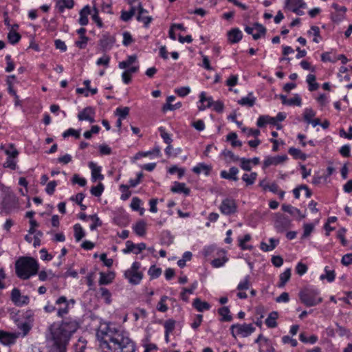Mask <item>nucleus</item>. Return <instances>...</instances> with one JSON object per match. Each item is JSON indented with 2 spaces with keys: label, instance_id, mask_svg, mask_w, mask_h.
Masks as SVG:
<instances>
[{
  "label": "nucleus",
  "instance_id": "obj_9",
  "mask_svg": "<svg viewBox=\"0 0 352 352\" xmlns=\"http://www.w3.org/2000/svg\"><path fill=\"white\" fill-rule=\"evenodd\" d=\"M3 208L8 212L18 206V200L16 195L12 192H7L2 201Z\"/></svg>",
  "mask_w": 352,
  "mask_h": 352
},
{
  "label": "nucleus",
  "instance_id": "obj_11",
  "mask_svg": "<svg viewBox=\"0 0 352 352\" xmlns=\"http://www.w3.org/2000/svg\"><path fill=\"white\" fill-rule=\"evenodd\" d=\"M245 31L248 34H252L254 40H257L265 34L266 29L262 25L255 23L252 27H245Z\"/></svg>",
  "mask_w": 352,
  "mask_h": 352
},
{
  "label": "nucleus",
  "instance_id": "obj_37",
  "mask_svg": "<svg viewBox=\"0 0 352 352\" xmlns=\"http://www.w3.org/2000/svg\"><path fill=\"white\" fill-rule=\"evenodd\" d=\"M278 318V314L276 311L270 314L268 317L265 320L266 325L270 328H274L277 326L276 319Z\"/></svg>",
  "mask_w": 352,
  "mask_h": 352
},
{
  "label": "nucleus",
  "instance_id": "obj_53",
  "mask_svg": "<svg viewBox=\"0 0 352 352\" xmlns=\"http://www.w3.org/2000/svg\"><path fill=\"white\" fill-rule=\"evenodd\" d=\"M104 189V185L102 183H99L97 186L91 187V193L96 197H100Z\"/></svg>",
  "mask_w": 352,
  "mask_h": 352
},
{
  "label": "nucleus",
  "instance_id": "obj_49",
  "mask_svg": "<svg viewBox=\"0 0 352 352\" xmlns=\"http://www.w3.org/2000/svg\"><path fill=\"white\" fill-rule=\"evenodd\" d=\"M227 140L231 142L232 146H241L242 143L237 140V135L236 133H230L227 135Z\"/></svg>",
  "mask_w": 352,
  "mask_h": 352
},
{
  "label": "nucleus",
  "instance_id": "obj_18",
  "mask_svg": "<svg viewBox=\"0 0 352 352\" xmlns=\"http://www.w3.org/2000/svg\"><path fill=\"white\" fill-rule=\"evenodd\" d=\"M148 11L145 10L141 4L138 6V14L137 16V20L138 21L142 22L145 26H147L151 21H152V17L150 16H147L146 14Z\"/></svg>",
  "mask_w": 352,
  "mask_h": 352
},
{
  "label": "nucleus",
  "instance_id": "obj_42",
  "mask_svg": "<svg viewBox=\"0 0 352 352\" xmlns=\"http://www.w3.org/2000/svg\"><path fill=\"white\" fill-rule=\"evenodd\" d=\"M142 201L138 197H133L131 202V207L135 211H140L141 215L144 214V208H141Z\"/></svg>",
  "mask_w": 352,
  "mask_h": 352
},
{
  "label": "nucleus",
  "instance_id": "obj_29",
  "mask_svg": "<svg viewBox=\"0 0 352 352\" xmlns=\"http://www.w3.org/2000/svg\"><path fill=\"white\" fill-rule=\"evenodd\" d=\"M255 101L256 98L254 96L252 93H250L247 96L241 98L238 101V103L242 106L251 107L254 105Z\"/></svg>",
  "mask_w": 352,
  "mask_h": 352
},
{
  "label": "nucleus",
  "instance_id": "obj_2",
  "mask_svg": "<svg viewBox=\"0 0 352 352\" xmlns=\"http://www.w3.org/2000/svg\"><path fill=\"white\" fill-rule=\"evenodd\" d=\"M74 320L66 319L60 324L54 323L50 327V342H52L48 352H65L72 335L78 329Z\"/></svg>",
  "mask_w": 352,
  "mask_h": 352
},
{
  "label": "nucleus",
  "instance_id": "obj_24",
  "mask_svg": "<svg viewBox=\"0 0 352 352\" xmlns=\"http://www.w3.org/2000/svg\"><path fill=\"white\" fill-rule=\"evenodd\" d=\"M238 173L239 169L236 167L233 166L229 169L228 172L226 170H222L220 173V175L223 179L237 181L239 179L238 177L236 176Z\"/></svg>",
  "mask_w": 352,
  "mask_h": 352
},
{
  "label": "nucleus",
  "instance_id": "obj_63",
  "mask_svg": "<svg viewBox=\"0 0 352 352\" xmlns=\"http://www.w3.org/2000/svg\"><path fill=\"white\" fill-rule=\"evenodd\" d=\"M3 166L6 168H9L12 170H14L16 166V162L15 158L8 157L6 161L3 164Z\"/></svg>",
  "mask_w": 352,
  "mask_h": 352
},
{
  "label": "nucleus",
  "instance_id": "obj_50",
  "mask_svg": "<svg viewBox=\"0 0 352 352\" xmlns=\"http://www.w3.org/2000/svg\"><path fill=\"white\" fill-rule=\"evenodd\" d=\"M159 131L160 133V136L163 139L164 142L167 144H171L173 140L170 134L166 131L165 129L162 126H160L159 128Z\"/></svg>",
  "mask_w": 352,
  "mask_h": 352
},
{
  "label": "nucleus",
  "instance_id": "obj_26",
  "mask_svg": "<svg viewBox=\"0 0 352 352\" xmlns=\"http://www.w3.org/2000/svg\"><path fill=\"white\" fill-rule=\"evenodd\" d=\"M175 100V97L174 96H170L167 98V102L163 106V111H173L177 109H179L182 107V103L180 102H177L175 104H172L171 102Z\"/></svg>",
  "mask_w": 352,
  "mask_h": 352
},
{
  "label": "nucleus",
  "instance_id": "obj_45",
  "mask_svg": "<svg viewBox=\"0 0 352 352\" xmlns=\"http://www.w3.org/2000/svg\"><path fill=\"white\" fill-rule=\"evenodd\" d=\"M256 177L257 173L253 172L250 174H243L242 179L247 184V185H252L255 182Z\"/></svg>",
  "mask_w": 352,
  "mask_h": 352
},
{
  "label": "nucleus",
  "instance_id": "obj_32",
  "mask_svg": "<svg viewBox=\"0 0 352 352\" xmlns=\"http://www.w3.org/2000/svg\"><path fill=\"white\" fill-rule=\"evenodd\" d=\"M192 305L198 311L200 312L209 310L210 309V305L209 303L205 301H201L198 298L194 300Z\"/></svg>",
  "mask_w": 352,
  "mask_h": 352
},
{
  "label": "nucleus",
  "instance_id": "obj_38",
  "mask_svg": "<svg viewBox=\"0 0 352 352\" xmlns=\"http://www.w3.org/2000/svg\"><path fill=\"white\" fill-rule=\"evenodd\" d=\"M259 352H275V349L270 340H265V341L260 344Z\"/></svg>",
  "mask_w": 352,
  "mask_h": 352
},
{
  "label": "nucleus",
  "instance_id": "obj_64",
  "mask_svg": "<svg viewBox=\"0 0 352 352\" xmlns=\"http://www.w3.org/2000/svg\"><path fill=\"white\" fill-rule=\"evenodd\" d=\"M143 346L144 348V352H156L158 349L157 345L154 343H144Z\"/></svg>",
  "mask_w": 352,
  "mask_h": 352
},
{
  "label": "nucleus",
  "instance_id": "obj_56",
  "mask_svg": "<svg viewBox=\"0 0 352 352\" xmlns=\"http://www.w3.org/2000/svg\"><path fill=\"white\" fill-rule=\"evenodd\" d=\"M250 276H246L243 280H241L238 286L237 289L241 290H247L250 288Z\"/></svg>",
  "mask_w": 352,
  "mask_h": 352
},
{
  "label": "nucleus",
  "instance_id": "obj_55",
  "mask_svg": "<svg viewBox=\"0 0 352 352\" xmlns=\"http://www.w3.org/2000/svg\"><path fill=\"white\" fill-rule=\"evenodd\" d=\"M148 273L151 278H156L160 276L162 270L160 267H157L155 265H152L149 268Z\"/></svg>",
  "mask_w": 352,
  "mask_h": 352
},
{
  "label": "nucleus",
  "instance_id": "obj_54",
  "mask_svg": "<svg viewBox=\"0 0 352 352\" xmlns=\"http://www.w3.org/2000/svg\"><path fill=\"white\" fill-rule=\"evenodd\" d=\"M301 189H304L307 190V197H310L311 195V192L306 185H301L298 188L294 189L293 192L295 198L298 199L300 197V190Z\"/></svg>",
  "mask_w": 352,
  "mask_h": 352
},
{
  "label": "nucleus",
  "instance_id": "obj_61",
  "mask_svg": "<svg viewBox=\"0 0 352 352\" xmlns=\"http://www.w3.org/2000/svg\"><path fill=\"white\" fill-rule=\"evenodd\" d=\"M175 322L173 320H168L164 324L165 332L170 333L175 329Z\"/></svg>",
  "mask_w": 352,
  "mask_h": 352
},
{
  "label": "nucleus",
  "instance_id": "obj_62",
  "mask_svg": "<svg viewBox=\"0 0 352 352\" xmlns=\"http://www.w3.org/2000/svg\"><path fill=\"white\" fill-rule=\"evenodd\" d=\"M129 113V107H123V108H117L116 110V114L118 115L120 118L124 119L125 118Z\"/></svg>",
  "mask_w": 352,
  "mask_h": 352
},
{
  "label": "nucleus",
  "instance_id": "obj_20",
  "mask_svg": "<svg viewBox=\"0 0 352 352\" xmlns=\"http://www.w3.org/2000/svg\"><path fill=\"white\" fill-rule=\"evenodd\" d=\"M199 102L201 104L198 106V108L200 111H204L206 108L211 107L213 100L212 97L206 96L205 92H201L199 96Z\"/></svg>",
  "mask_w": 352,
  "mask_h": 352
},
{
  "label": "nucleus",
  "instance_id": "obj_28",
  "mask_svg": "<svg viewBox=\"0 0 352 352\" xmlns=\"http://www.w3.org/2000/svg\"><path fill=\"white\" fill-rule=\"evenodd\" d=\"M146 222L140 220L133 226V230L137 235L142 236L146 234Z\"/></svg>",
  "mask_w": 352,
  "mask_h": 352
},
{
  "label": "nucleus",
  "instance_id": "obj_8",
  "mask_svg": "<svg viewBox=\"0 0 352 352\" xmlns=\"http://www.w3.org/2000/svg\"><path fill=\"white\" fill-rule=\"evenodd\" d=\"M305 8L306 3L303 0H286L285 8L296 13L297 15H303L304 12L301 9Z\"/></svg>",
  "mask_w": 352,
  "mask_h": 352
},
{
  "label": "nucleus",
  "instance_id": "obj_15",
  "mask_svg": "<svg viewBox=\"0 0 352 352\" xmlns=\"http://www.w3.org/2000/svg\"><path fill=\"white\" fill-rule=\"evenodd\" d=\"M18 338H19V334L0 331V342L4 345L14 344Z\"/></svg>",
  "mask_w": 352,
  "mask_h": 352
},
{
  "label": "nucleus",
  "instance_id": "obj_41",
  "mask_svg": "<svg viewBox=\"0 0 352 352\" xmlns=\"http://www.w3.org/2000/svg\"><path fill=\"white\" fill-rule=\"evenodd\" d=\"M219 315L221 316V320L225 322H230L232 318L230 314V309L228 307H223L218 311Z\"/></svg>",
  "mask_w": 352,
  "mask_h": 352
},
{
  "label": "nucleus",
  "instance_id": "obj_60",
  "mask_svg": "<svg viewBox=\"0 0 352 352\" xmlns=\"http://www.w3.org/2000/svg\"><path fill=\"white\" fill-rule=\"evenodd\" d=\"M228 260V259L226 256H223L222 258H218L212 260L211 264L214 267H222Z\"/></svg>",
  "mask_w": 352,
  "mask_h": 352
},
{
  "label": "nucleus",
  "instance_id": "obj_1",
  "mask_svg": "<svg viewBox=\"0 0 352 352\" xmlns=\"http://www.w3.org/2000/svg\"><path fill=\"white\" fill-rule=\"evenodd\" d=\"M106 331L99 330L97 337L100 340V347L103 352H135V342L129 338L128 333L106 327Z\"/></svg>",
  "mask_w": 352,
  "mask_h": 352
},
{
  "label": "nucleus",
  "instance_id": "obj_19",
  "mask_svg": "<svg viewBox=\"0 0 352 352\" xmlns=\"http://www.w3.org/2000/svg\"><path fill=\"white\" fill-rule=\"evenodd\" d=\"M282 210L285 212H288L292 216L300 219H303L305 217V215L302 214L300 210L289 204H283Z\"/></svg>",
  "mask_w": 352,
  "mask_h": 352
},
{
  "label": "nucleus",
  "instance_id": "obj_7",
  "mask_svg": "<svg viewBox=\"0 0 352 352\" xmlns=\"http://www.w3.org/2000/svg\"><path fill=\"white\" fill-rule=\"evenodd\" d=\"M219 210L223 214L230 215L234 214L237 210L236 201L232 198H226L222 200Z\"/></svg>",
  "mask_w": 352,
  "mask_h": 352
},
{
  "label": "nucleus",
  "instance_id": "obj_46",
  "mask_svg": "<svg viewBox=\"0 0 352 352\" xmlns=\"http://www.w3.org/2000/svg\"><path fill=\"white\" fill-rule=\"evenodd\" d=\"M325 274H322L320 276V280L327 279L329 282H332L335 279V272L333 270H329L328 267L324 268Z\"/></svg>",
  "mask_w": 352,
  "mask_h": 352
},
{
  "label": "nucleus",
  "instance_id": "obj_39",
  "mask_svg": "<svg viewBox=\"0 0 352 352\" xmlns=\"http://www.w3.org/2000/svg\"><path fill=\"white\" fill-rule=\"evenodd\" d=\"M192 171L196 174L204 173L206 175H208L210 171V168L205 164L199 163L196 166L193 167Z\"/></svg>",
  "mask_w": 352,
  "mask_h": 352
},
{
  "label": "nucleus",
  "instance_id": "obj_47",
  "mask_svg": "<svg viewBox=\"0 0 352 352\" xmlns=\"http://www.w3.org/2000/svg\"><path fill=\"white\" fill-rule=\"evenodd\" d=\"M74 236L76 241H80L84 236L85 232L80 224H76L74 226Z\"/></svg>",
  "mask_w": 352,
  "mask_h": 352
},
{
  "label": "nucleus",
  "instance_id": "obj_33",
  "mask_svg": "<svg viewBox=\"0 0 352 352\" xmlns=\"http://www.w3.org/2000/svg\"><path fill=\"white\" fill-rule=\"evenodd\" d=\"M17 327L20 331L14 333L15 334H19V337L26 336L32 328L31 325L27 322L19 323Z\"/></svg>",
  "mask_w": 352,
  "mask_h": 352
},
{
  "label": "nucleus",
  "instance_id": "obj_4",
  "mask_svg": "<svg viewBox=\"0 0 352 352\" xmlns=\"http://www.w3.org/2000/svg\"><path fill=\"white\" fill-rule=\"evenodd\" d=\"M319 291L316 289H305L300 292L301 302L307 307H313L320 303L322 298L319 296Z\"/></svg>",
  "mask_w": 352,
  "mask_h": 352
},
{
  "label": "nucleus",
  "instance_id": "obj_35",
  "mask_svg": "<svg viewBox=\"0 0 352 352\" xmlns=\"http://www.w3.org/2000/svg\"><path fill=\"white\" fill-rule=\"evenodd\" d=\"M221 155L225 157L228 163L236 162L239 160L240 157L234 154L231 151L225 149L221 152Z\"/></svg>",
  "mask_w": 352,
  "mask_h": 352
},
{
  "label": "nucleus",
  "instance_id": "obj_5",
  "mask_svg": "<svg viewBox=\"0 0 352 352\" xmlns=\"http://www.w3.org/2000/svg\"><path fill=\"white\" fill-rule=\"evenodd\" d=\"M140 267L141 264L135 261L133 263L129 269L125 271L124 277L131 284L136 285L141 282L143 278V274L140 270Z\"/></svg>",
  "mask_w": 352,
  "mask_h": 352
},
{
  "label": "nucleus",
  "instance_id": "obj_59",
  "mask_svg": "<svg viewBox=\"0 0 352 352\" xmlns=\"http://www.w3.org/2000/svg\"><path fill=\"white\" fill-rule=\"evenodd\" d=\"M8 38L10 43L15 44L19 42L21 36L19 33L14 31H10L8 34Z\"/></svg>",
  "mask_w": 352,
  "mask_h": 352
},
{
  "label": "nucleus",
  "instance_id": "obj_40",
  "mask_svg": "<svg viewBox=\"0 0 352 352\" xmlns=\"http://www.w3.org/2000/svg\"><path fill=\"white\" fill-rule=\"evenodd\" d=\"M137 60L135 55L129 56L126 60L119 63L118 67L120 69H126L129 66L132 65Z\"/></svg>",
  "mask_w": 352,
  "mask_h": 352
},
{
  "label": "nucleus",
  "instance_id": "obj_3",
  "mask_svg": "<svg viewBox=\"0 0 352 352\" xmlns=\"http://www.w3.org/2000/svg\"><path fill=\"white\" fill-rule=\"evenodd\" d=\"M38 270L37 261L30 257H23L16 263V274L21 279H28Z\"/></svg>",
  "mask_w": 352,
  "mask_h": 352
},
{
  "label": "nucleus",
  "instance_id": "obj_30",
  "mask_svg": "<svg viewBox=\"0 0 352 352\" xmlns=\"http://www.w3.org/2000/svg\"><path fill=\"white\" fill-rule=\"evenodd\" d=\"M74 4V2L73 0H58L56 7L60 12H63L65 8H72Z\"/></svg>",
  "mask_w": 352,
  "mask_h": 352
},
{
  "label": "nucleus",
  "instance_id": "obj_6",
  "mask_svg": "<svg viewBox=\"0 0 352 352\" xmlns=\"http://www.w3.org/2000/svg\"><path fill=\"white\" fill-rule=\"evenodd\" d=\"M255 327L252 324H234L230 327L231 334L234 338H246L255 331Z\"/></svg>",
  "mask_w": 352,
  "mask_h": 352
},
{
  "label": "nucleus",
  "instance_id": "obj_10",
  "mask_svg": "<svg viewBox=\"0 0 352 352\" xmlns=\"http://www.w3.org/2000/svg\"><path fill=\"white\" fill-rule=\"evenodd\" d=\"M11 300L15 305L19 307L28 305L30 301L29 297L28 296H22L17 288H14L12 290Z\"/></svg>",
  "mask_w": 352,
  "mask_h": 352
},
{
  "label": "nucleus",
  "instance_id": "obj_14",
  "mask_svg": "<svg viewBox=\"0 0 352 352\" xmlns=\"http://www.w3.org/2000/svg\"><path fill=\"white\" fill-rule=\"evenodd\" d=\"M287 160L286 155L277 156H267L263 162V168H265L270 166H277L285 162Z\"/></svg>",
  "mask_w": 352,
  "mask_h": 352
},
{
  "label": "nucleus",
  "instance_id": "obj_21",
  "mask_svg": "<svg viewBox=\"0 0 352 352\" xmlns=\"http://www.w3.org/2000/svg\"><path fill=\"white\" fill-rule=\"evenodd\" d=\"M242 37V32L239 28H233L228 33V39L232 43L239 42Z\"/></svg>",
  "mask_w": 352,
  "mask_h": 352
},
{
  "label": "nucleus",
  "instance_id": "obj_12",
  "mask_svg": "<svg viewBox=\"0 0 352 352\" xmlns=\"http://www.w3.org/2000/svg\"><path fill=\"white\" fill-rule=\"evenodd\" d=\"M95 109L91 107H87L80 111L78 114V119L80 121L86 120L90 123L95 122Z\"/></svg>",
  "mask_w": 352,
  "mask_h": 352
},
{
  "label": "nucleus",
  "instance_id": "obj_48",
  "mask_svg": "<svg viewBox=\"0 0 352 352\" xmlns=\"http://www.w3.org/2000/svg\"><path fill=\"white\" fill-rule=\"evenodd\" d=\"M90 221H91V224L89 226V228L91 230H94L98 227L102 225V222L96 214H93L89 216Z\"/></svg>",
  "mask_w": 352,
  "mask_h": 352
},
{
  "label": "nucleus",
  "instance_id": "obj_43",
  "mask_svg": "<svg viewBox=\"0 0 352 352\" xmlns=\"http://www.w3.org/2000/svg\"><path fill=\"white\" fill-rule=\"evenodd\" d=\"M288 152L291 155H292L296 159L305 160L307 158V155L298 148L292 147L289 149Z\"/></svg>",
  "mask_w": 352,
  "mask_h": 352
},
{
  "label": "nucleus",
  "instance_id": "obj_57",
  "mask_svg": "<svg viewBox=\"0 0 352 352\" xmlns=\"http://www.w3.org/2000/svg\"><path fill=\"white\" fill-rule=\"evenodd\" d=\"M168 173L172 175L177 173L179 179H181L184 175L185 169L178 168L177 166H173L169 168Z\"/></svg>",
  "mask_w": 352,
  "mask_h": 352
},
{
  "label": "nucleus",
  "instance_id": "obj_51",
  "mask_svg": "<svg viewBox=\"0 0 352 352\" xmlns=\"http://www.w3.org/2000/svg\"><path fill=\"white\" fill-rule=\"evenodd\" d=\"M239 161H240V162H241L240 166L243 170H246V171L251 170V169H252L251 164L252 163H251L250 159L242 157V158H240Z\"/></svg>",
  "mask_w": 352,
  "mask_h": 352
},
{
  "label": "nucleus",
  "instance_id": "obj_52",
  "mask_svg": "<svg viewBox=\"0 0 352 352\" xmlns=\"http://www.w3.org/2000/svg\"><path fill=\"white\" fill-rule=\"evenodd\" d=\"M168 298L166 296H163L161 298V299H160V300L158 302L157 306V309L159 311L164 313V312H166L168 310V306L165 303Z\"/></svg>",
  "mask_w": 352,
  "mask_h": 352
},
{
  "label": "nucleus",
  "instance_id": "obj_25",
  "mask_svg": "<svg viewBox=\"0 0 352 352\" xmlns=\"http://www.w3.org/2000/svg\"><path fill=\"white\" fill-rule=\"evenodd\" d=\"M99 0H94L93 1L94 8L93 10H91V16L92 20L97 24L99 28L102 27V22L100 18L99 17V10H98V1Z\"/></svg>",
  "mask_w": 352,
  "mask_h": 352
},
{
  "label": "nucleus",
  "instance_id": "obj_44",
  "mask_svg": "<svg viewBox=\"0 0 352 352\" xmlns=\"http://www.w3.org/2000/svg\"><path fill=\"white\" fill-rule=\"evenodd\" d=\"M306 81L309 85V91H313L318 88V84L316 82V76L314 75L308 74Z\"/></svg>",
  "mask_w": 352,
  "mask_h": 352
},
{
  "label": "nucleus",
  "instance_id": "obj_16",
  "mask_svg": "<svg viewBox=\"0 0 352 352\" xmlns=\"http://www.w3.org/2000/svg\"><path fill=\"white\" fill-rule=\"evenodd\" d=\"M267 124H270L274 126H276L277 129H280V124H276L274 117H271L270 116H261L256 122V124L258 127H263Z\"/></svg>",
  "mask_w": 352,
  "mask_h": 352
},
{
  "label": "nucleus",
  "instance_id": "obj_23",
  "mask_svg": "<svg viewBox=\"0 0 352 352\" xmlns=\"http://www.w3.org/2000/svg\"><path fill=\"white\" fill-rule=\"evenodd\" d=\"M170 190L175 193H183L185 195H188L190 192V188H187L184 183H180L178 182H175L173 183V186L171 187Z\"/></svg>",
  "mask_w": 352,
  "mask_h": 352
},
{
  "label": "nucleus",
  "instance_id": "obj_22",
  "mask_svg": "<svg viewBox=\"0 0 352 352\" xmlns=\"http://www.w3.org/2000/svg\"><path fill=\"white\" fill-rule=\"evenodd\" d=\"M91 14V9L89 6H85L79 12L80 18L78 20L81 25H86L89 23L88 16Z\"/></svg>",
  "mask_w": 352,
  "mask_h": 352
},
{
  "label": "nucleus",
  "instance_id": "obj_13",
  "mask_svg": "<svg viewBox=\"0 0 352 352\" xmlns=\"http://www.w3.org/2000/svg\"><path fill=\"white\" fill-rule=\"evenodd\" d=\"M55 304L58 305L57 316L63 318L69 312V302L65 296H60L56 300Z\"/></svg>",
  "mask_w": 352,
  "mask_h": 352
},
{
  "label": "nucleus",
  "instance_id": "obj_27",
  "mask_svg": "<svg viewBox=\"0 0 352 352\" xmlns=\"http://www.w3.org/2000/svg\"><path fill=\"white\" fill-rule=\"evenodd\" d=\"M114 41L113 37L109 35H103L100 41V45L103 50H109L112 47Z\"/></svg>",
  "mask_w": 352,
  "mask_h": 352
},
{
  "label": "nucleus",
  "instance_id": "obj_58",
  "mask_svg": "<svg viewBox=\"0 0 352 352\" xmlns=\"http://www.w3.org/2000/svg\"><path fill=\"white\" fill-rule=\"evenodd\" d=\"M120 190L122 192L121 199H122V200L128 199L129 198V197L131 196V192L129 190V186L124 185V184H122L120 186Z\"/></svg>",
  "mask_w": 352,
  "mask_h": 352
},
{
  "label": "nucleus",
  "instance_id": "obj_36",
  "mask_svg": "<svg viewBox=\"0 0 352 352\" xmlns=\"http://www.w3.org/2000/svg\"><path fill=\"white\" fill-rule=\"evenodd\" d=\"M291 277V269L287 268L284 272L280 274V281L278 283L279 287H283L286 283L290 279Z\"/></svg>",
  "mask_w": 352,
  "mask_h": 352
},
{
  "label": "nucleus",
  "instance_id": "obj_34",
  "mask_svg": "<svg viewBox=\"0 0 352 352\" xmlns=\"http://www.w3.org/2000/svg\"><path fill=\"white\" fill-rule=\"evenodd\" d=\"M307 33L309 36H314L313 41L316 43H320L322 40L320 28L318 26H311Z\"/></svg>",
  "mask_w": 352,
  "mask_h": 352
},
{
  "label": "nucleus",
  "instance_id": "obj_17",
  "mask_svg": "<svg viewBox=\"0 0 352 352\" xmlns=\"http://www.w3.org/2000/svg\"><path fill=\"white\" fill-rule=\"evenodd\" d=\"M89 168L91 170V180L95 182L97 180L104 179V175L101 174V167L98 166L94 162L89 163Z\"/></svg>",
  "mask_w": 352,
  "mask_h": 352
},
{
  "label": "nucleus",
  "instance_id": "obj_31",
  "mask_svg": "<svg viewBox=\"0 0 352 352\" xmlns=\"http://www.w3.org/2000/svg\"><path fill=\"white\" fill-rule=\"evenodd\" d=\"M115 278V274L112 272L109 273H100V279L99 284L100 285H108L111 283Z\"/></svg>",
  "mask_w": 352,
  "mask_h": 352
}]
</instances>
